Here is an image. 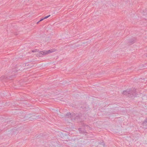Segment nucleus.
<instances>
[{
    "label": "nucleus",
    "instance_id": "nucleus-1",
    "mask_svg": "<svg viewBox=\"0 0 147 147\" xmlns=\"http://www.w3.org/2000/svg\"><path fill=\"white\" fill-rule=\"evenodd\" d=\"M136 90H134V91H131L130 89H127L126 90L123 91V94L124 95H127L128 94H131L132 95L134 96H136Z\"/></svg>",
    "mask_w": 147,
    "mask_h": 147
},
{
    "label": "nucleus",
    "instance_id": "nucleus-2",
    "mask_svg": "<svg viewBox=\"0 0 147 147\" xmlns=\"http://www.w3.org/2000/svg\"><path fill=\"white\" fill-rule=\"evenodd\" d=\"M54 51H55L54 49H51L48 50L40 51V53L42 55H45Z\"/></svg>",
    "mask_w": 147,
    "mask_h": 147
},
{
    "label": "nucleus",
    "instance_id": "nucleus-3",
    "mask_svg": "<svg viewBox=\"0 0 147 147\" xmlns=\"http://www.w3.org/2000/svg\"><path fill=\"white\" fill-rule=\"evenodd\" d=\"M12 76H11V77H6L5 76H1V77L0 80H1L2 81L4 79H5L6 78L7 79H9L10 80H11V77H12Z\"/></svg>",
    "mask_w": 147,
    "mask_h": 147
},
{
    "label": "nucleus",
    "instance_id": "nucleus-4",
    "mask_svg": "<svg viewBox=\"0 0 147 147\" xmlns=\"http://www.w3.org/2000/svg\"><path fill=\"white\" fill-rule=\"evenodd\" d=\"M136 40V39L135 38L131 39L129 42V44L131 45L133 44L135 42Z\"/></svg>",
    "mask_w": 147,
    "mask_h": 147
},
{
    "label": "nucleus",
    "instance_id": "nucleus-5",
    "mask_svg": "<svg viewBox=\"0 0 147 147\" xmlns=\"http://www.w3.org/2000/svg\"><path fill=\"white\" fill-rule=\"evenodd\" d=\"M142 124L143 126H147V118L146 119L144 122H143Z\"/></svg>",
    "mask_w": 147,
    "mask_h": 147
},
{
    "label": "nucleus",
    "instance_id": "nucleus-6",
    "mask_svg": "<svg viewBox=\"0 0 147 147\" xmlns=\"http://www.w3.org/2000/svg\"><path fill=\"white\" fill-rule=\"evenodd\" d=\"M65 116L67 118L71 117V114L70 113H68Z\"/></svg>",
    "mask_w": 147,
    "mask_h": 147
},
{
    "label": "nucleus",
    "instance_id": "nucleus-7",
    "mask_svg": "<svg viewBox=\"0 0 147 147\" xmlns=\"http://www.w3.org/2000/svg\"><path fill=\"white\" fill-rule=\"evenodd\" d=\"M30 63H26L25 64V66H29L27 68H29L30 67H32V66H30Z\"/></svg>",
    "mask_w": 147,
    "mask_h": 147
},
{
    "label": "nucleus",
    "instance_id": "nucleus-8",
    "mask_svg": "<svg viewBox=\"0 0 147 147\" xmlns=\"http://www.w3.org/2000/svg\"><path fill=\"white\" fill-rule=\"evenodd\" d=\"M32 117H33V119H38L39 118V116H33Z\"/></svg>",
    "mask_w": 147,
    "mask_h": 147
},
{
    "label": "nucleus",
    "instance_id": "nucleus-9",
    "mask_svg": "<svg viewBox=\"0 0 147 147\" xmlns=\"http://www.w3.org/2000/svg\"><path fill=\"white\" fill-rule=\"evenodd\" d=\"M116 131H114V132L119 133V132H120V129H119V131H118V129H116ZM119 133V134H120V133Z\"/></svg>",
    "mask_w": 147,
    "mask_h": 147
},
{
    "label": "nucleus",
    "instance_id": "nucleus-10",
    "mask_svg": "<svg viewBox=\"0 0 147 147\" xmlns=\"http://www.w3.org/2000/svg\"><path fill=\"white\" fill-rule=\"evenodd\" d=\"M84 127L85 128L88 129L89 128V127L87 125H84Z\"/></svg>",
    "mask_w": 147,
    "mask_h": 147
},
{
    "label": "nucleus",
    "instance_id": "nucleus-11",
    "mask_svg": "<svg viewBox=\"0 0 147 147\" xmlns=\"http://www.w3.org/2000/svg\"><path fill=\"white\" fill-rule=\"evenodd\" d=\"M127 140L129 141H131L132 140H131V138L130 137L127 138Z\"/></svg>",
    "mask_w": 147,
    "mask_h": 147
},
{
    "label": "nucleus",
    "instance_id": "nucleus-12",
    "mask_svg": "<svg viewBox=\"0 0 147 147\" xmlns=\"http://www.w3.org/2000/svg\"><path fill=\"white\" fill-rule=\"evenodd\" d=\"M50 16H51L50 15H49L47 16H46L44 18V19H46L48 18H49V17H50Z\"/></svg>",
    "mask_w": 147,
    "mask_h": 147
},
{
    "label": "nucleus",
    "instance_id": "nucleus-13",
    "mask_svg": "<svg viewBox=\"0 0 147 147\" xmlns=\"http://www.w3.org/2000/svg\"><path fill=\"white\" fill-rule=\"evenodd\" d=\"M44 20V18L42 19H41V20H40V21H41L43 20Z\"/></svg>",
    "mask_w": 147,
    "mask_h": 147
},
{
    "label": "nucleus",
    "instance_id": "nucleus-14",
    "mask_svg": "<svg viewBox=\"0 0 147 147\" xmlns=\"http://www.w3.org/2000/svg\"><path fill=\"white\" fill-rule=\"evenodd\" d=\"M36 51H35H35L34 50V51H32V52H36Z\"/></svg>",
    "mask_w": 147,
    "mask_h": 147
},
{
    "label": "nucleus",
    "instance_id": "nucleus-15",
    "mask_svg": "<svg viewBox=\"0 0 147 147\" xmlns=\"http://www.w3.org/2000/svg\"><path fill=\"white\" fill-rule=\"evenodd\" d=\"M145 56L146 57H147V54H145Z\"/></svg>",
    "mask_w": 147,
    "mask_h": 147
},
{
    "label": "nucleus",
    "instance_id": "nucleus-16",
    "mask_svg": "<svg viewBox=\"0 0 147 147\" xmlns=\"http://www.w3.org/2000/svg\"><path fill=\"white\" fill-rule=\"evenodd\" d=\"M39 23V22H38L37 23V24H38Z\"/></svg>",
    "mask_w": 147,
    "mask_h": 147
},
{
    "label": "nucleus",
    "instance_id": "nucleus-17",
    "mask_svg": "<svg viewBox=\"0 0 147 147\" xmlns=\"http://www.w3.org/2000/svg\"><path fill=\"white\" fill-rule=\"evenodd\" d=\"M143 128H146V127H144Z\"/></svg>",
    "mask_w": 147,
    "mask_h": 147
},
{
    "label": "nucleus",
    "instance_id": "nucleus-18",
    "mask_svg": "<svg viewBox=\"0 0 147 147\" xmlns=\"http://www.w3.org/2000/svg\"><path fill=\"white\" fill-rule=\"evenodd\" d=\"M40 22V21H38L39 22Z\"/></svg>",
    "mask_w": 147,
    "mask_h": 147
}]
</instances>
